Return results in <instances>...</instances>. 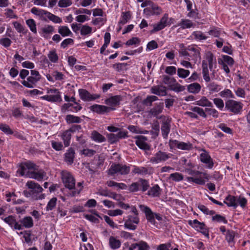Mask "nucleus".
I'll return each instance as SVG.
<instances>
[{"label":"nucleus","mask_w":250,"mask_h":250,"mask_svg":"<svg viewBox=\"0 0 250 250\" xmlns=\"http://www.w3.org/2000/svg\"><path fill=\"white\" fill-rule=\"evenodd\" d=\"M31 76L27 77L26 80L21 82V83L25 87L32 88L36 86L37 83L39 82L42 78L39 71L36 70H31Z\"/></svg>","instance_id":"nucleus-6"},{"label":"nucleus","mask_w":250,"mask_h":250,"mask_svg":"<svg viewBox=\"0 0 250 250\" xmlns=\"http://www.w3.org/2000/svg\"><path fill=\"white\" fill-rule=\"evenodd\" d=\"M131 18V14L130 12H123L122 13L119 24L123 25L125 24Z\"/></svg>","instance_id":"nucleus-40"},{"label":"nucleus","mask_w":250,"mask_h":250,"mask_svg":"<svg viewBox=\"0 0 250 250\" xmlns=\"http://www.w3.org/2000/svg\"><path fill=\"white\" fill-rule=\"evenodd\" d=\"M207 87L210 93L218 92L222 88V86L221 85L218 84L214 82L208 83L207 85Z\"/></svg>","instance_id":"nucleus-33"},{"label":"nucleus","mask_w":250,"mask_h":250,"mask_svg":"<svg viewBox=\"0 0 250 250\" xmlns=\"http://www.w3.org/2000/svg\"><path fill=\"white\" fill-rule=\"evenodd\" d=\"M83 182H79L77 184V186H75V188L73 189L71 193H69V195L71 197H74L78 195L80 193L81 191L83 190Z\"/></svg>","instance_id":"nucleus-43"},{"label":"nucleus","mask_w":250,"mask_h":250,"mask_svg":"<svg viewBox=\"0 0 250 250\" xmlns=\"http://www.w3.org/2000/svg\"><path fill=\"white\" fill-rule=\"evenodd\" d=\"M192 36L195 39L200 41L206 40L208 38V37L200 31L193 32L192 33Z\"/></svg>","instance_id":"nucleus-58"},{"label":"nucleus","mask_w":250,"mask_h":250,"mask_svg":"<svg viewBox=\"0 0 250 250\" xmlns=\"http://www.w3.org/2000/svg\"><path fill=\"white\" fill-rule=\"evenodd\" d=\"M180 164L184 168V171L190 168H194L195 164L193 163L190 160H188L185 157H182L179 161Z\"/></svg>","instance_id":"nucleus-28"},{"label":"nucleus","mask_w":250,"mask_h":250,"mask_svg":"<svg viewBox=\"0 0 250 250\" xmlns=\"http://www.w3.org/2000/svg\"><path fill=\"white\" fill-rule=\"evenodd\" d=\"M236 196V203L237 205V207L239 206L243 209L246 208L248 204L247 199L241 195Z\"/></svg>","instance_id":"nucleus-37"},{"label":"nucleus","mask_w":250,"mask_h":250,"mask_svg":"<svg viewBox=\"0 0 250 250\" xmlns=\"http://www.w3.org/2000/svg\"><path fill=\"white\" fill-rule=\"evenodd\" d=\"M190 74V71L188 70L182 68L177 69V75L180 78L185 79Z\"/></svg>","instance_id":"nucleus-52"},{"label":"nucleus","mask_w":250,"mask_h":250,"mask_svg":"<svg viewBox=\"0 0 250 250\" xmlns=\"http://www.w3.org/2000/svg\"><path fill=\"white\" fill-rule=\"evenodd\" d=\"M160 119L162 120L161 131L163 138L167 139L170 129L171 119L168 116H161Z\"/></svg>","instance_id":"nucleus-11"},{"label":"nucleus","mask_w":250,"mask_h":250,"mask_svg":"<svg viewBox=\"0 0 250 250\" xmlns=\"http://www.w3.org/2000/svg\"><path fill=\"white\" fill-rule=\"evenodd\" d=\"M89 109L93 112L99 114H104L108 113L111 110H114V108L109 107L105 105L95 104L89 107Z\"/></svg>","instance_id":"nucleus-14"},{"label":"nucleus","mask_w":250,"mask_h":250,"mask_svg":"<svg viewBox=\"0 0 250 250\" xmlns=\"http://www.w3.org/2000/svg\"><path fill=\"white\" fill-rule=\"evenodd\" d=\"M237 233L232 230L228 229L225 234V240L229 245H234L235 243V237Z\"/></svg>","instance_id":"nucleus-26"},{"label":"nucleus","mask_w":250,"mask_h":250,"mask_svg":"<svg viewBox=\"0 0 250 250\" xmlns=\"http://www.w3.org/2000/svg\"><path fill=\"white\" fill-rule=\"evenodd\" d=\"M78 92L80 98L85 102L94 101L101 97L99 94H91L87 90L84 89H80Z\"/></svg>","instance_id":"nucleus-13"},{"label":"nucleus","mask_w":250,"mask_h":250,"mask_svg":"<svg viewBox=\"0 0 250 250\" xmlns=\"http://www.w3.org/2000/svg\"><path fill=\"white\" fill-rule=\"evenodd\" d=\"M80 32L82 36L90 34L92 32V28L86 24L83 25L80 29Z\"/></svg>","instance_id":"nucleus-60"},{"label":"nucleus","mask_w":250,"mask_h":250,"mask_svg":"<svg viewBox=\"0 0 250 250\" xmlns=\"http://www.w3.org/2000/svg\"><path fill=\"white\" fill-rule=\"evenodd\" d=\"M218 127L220 128L223 132L229 134H232L233 131L230 128L227 126V125L224 123H221L218 125Z\"/></svg>","instance_id":"nucleus-62"},{"label":"nucleus","mask_w":250,"mask_h":250,"mask_svg":"<svg viewBox=\"0 0 250 250\" xmlns=\"http://www.w3.org/2000/svg\"><path fill=\"white\" fill-rule=\"evenodd\" d=\"M236 196L228 194L224 199L223 203L228 207H232L235 209L237 208V205L236 203Z\"/></svg>","instance_id":"nucleus-20"},{"label":"nucleus","mask_w":250,"mask_h":250,"mask_svg":"<svg viewBox=\"0 0 250 250\" xmlns=\"http://www.w3.org/2000/svg\"><path fill=\"white\" fill-rule=\"evenodd\" d=\"M140 188V184L139 182L132 183L129 187L128 190L131 192L138 191Z\"/></svg>","instance_id":"nucleus-64"},{"label":"nucleus","mask_w":250,"mask_h":250,"mask_svg":"<svg viewBox=\"0 0 250 250\" xmlns=\"http://www.w3.org/2000/svg\"><path fill=\"white\" fill-rule=\"evenodd\" d=\"M194 104L202 107H213V104L206 96H203L201 98L196 100L193 103Z\"/></svg>","instance_id":"nucleus-19"},{"label":"nucleus","mask_w":250,"mask_h":250,"mask_svg":"<svg viewBox=\"0 0 250 250\" xmlns=\"http://www.w3.org/2000/svg\"><path fill=\"white\" fill-rule=\"evenodd\" d=\"M162 81L164 84L167 85V89L169 90L179 93L185 89V86L177 83L176 80L173 77L165 75L163 76Z\"/></svg>","instance_id":"nucleus-2"},{"label":"nucleus","mask_w":250,"mask_h":250,"mask_svg":"<svg viewBox=\"0 0 250 250\" xmlns=\"http://www.w3.org/2000/svg\"><path fill=\"white\" fill-rule=\"evenodd\" d=\"M169 179L175 182H179L183 180V174L179 172H175L170 174Z\"/></svg>","instance_id":"nucleus-53"},{"label":"nucleus","mask_w":250,"mask_h":250,"mask_svg":"<svg viewBox=\"0 0 250 250\" xmlns=\"http://www.w3.org/2000/svg\"><path fill=\"white\" fill-rule=\"evenodd\" d=\"M188 224L196 231L202 233L207 238L209 239V228L206 226L204 222H201L197 219H194L193 220H190L188 221Z\"/></svg>","instance_id":"nucleus-5"},{"label":"nucleus","mask_w":250,"mask_h":250,"mask_svg":"<svg viewBox=\"0 0 250 250\" xmlns=\"http://www.w3.org/2000/svg\"><path fill=\"white\" fill-rule=\"evenodd\" d=\"M172 155L170 153H167L159 151L157 152V163L160 161H165L168 158H170Z\"/></svg>","instance_id":"nucleus-47"},{"label":"nucleus","mask_w":250,"mask_h":250,"mask_svg":"<svg viewBox=\"0 0 250 250\" xmlns=\"http://www.w3.org/2000/svg\"><path fill=\"white\" fill-rule=\"evenodd\" d=\"M31 171H29L28 168L24 166V163L21 164L17 172L21 176H25L27 177V175L30 174Z\"/></svg>","instance_id":"nucleus-48"},{"label":"nucleus","mask_w":250,"mask_h":250,"mask_svg":"<svg viewBox=\"0 0 250 250\" xmlns=\"http://www.w3.org/2000/svg\"><path fill=\"white\" fill-rule=\"evenodd\" d=\"M186 180L189 183H194L199 185L205 184V180L201 177H187Z\"/></svg>","instance_id":"nucleus-41"},{"label":"nucleus","mask_w":250,"mask_h":250,"mask_svg":"<svg viewBox=\"0 0 250 250\" xmlns=\"http://www.w3.org/2000/svg\"><path fill=\"white\" fill-rule=\"evenodd\" d=\"M45 176V173L42 171L38 172L31 171L30 174L27 175L28 178L36 179L38 181L42 180Z\"/></svg>","instance_id":"nucleus-32"},{"label":"nucleus","mask_w":250,"mask_h":250,"mask_svg":"<svg viewBox=\"0 0 250 250\" xmlns=\"http://www.w3.org/2000/svg\"><path fill=\"white\" fill-rule=\"evenodd\" d=\"M57 199L56 197L51 198L48 202L46 207V211L53 210L56 207L57 204Z\"/></svg>","instance_id":"nucleus-56"},{"label":"nucleus","mask_w":250,"mask_h":250,"mask_svg":"<svg viewBox=\"0 0 250 250\" xmlns=\"http://www.w3.org/2000/svg\"><path fill=\"white\" fill-rule=\"evenodd\" d=\"M203 152L200 154V161L206 165V167L208 169H212L214 166V162L209 153L205 149L202 150Z\"/></svg>","instance_id":"nucleus-12"},{"label":"nucleus","mask_w":250,"mask_h":250,"mask_svg":"<svg viewBox=\"0 0 250 250\" xmlns=\"http://www.w3.org/2000/svg\"><path fill=\"white\" fill-rule=\"evenodd\" d=\"M26 23L30 30L34 34L37 32L35 21L33 19H28L26 21Z\"/></svg>","instance_id":"nucleus-55"},{"label":"nucleus","mask_w":250,"mask_h":250,"mask_svg":"<svg viewBox=\"0 0 250 250\" xmlns=\"http://www.w3.org/2000/svg\"><path fill=\"white\" fill-rule=\"evenodd\" d=\"M58 33L63 37L72 35V33L66 26H60L58 28Z\"/></svg>","instance_id":"nucleus-36"},{"label":"nucleus","mask_w":250,"mask_h":250,"mask_svg":"<svg viewBox=\"0 0 250 250\" xmlns=\"http://www.w3.org/2000/svg\"><path fill=\"white\" fill-rule=\"evenodd\" d=\"M6 200L7 202L12 201L13 202L15 201L16 198V195L14 192H8L6 191L5 193Z\"/></svg>","instance_id":"nucleus-63"},{"label":"nucleus","mask_w":250,"mask_h":250,"mask_svg":"<svg viewBox=\"0 0 250 250\" xmlns=\"http://www.w3.org/2000/svg\"><path fill=\"white\" fill-rule=\"evenodd\" d=\"M22 228H31L33 226L34 223L32 218L30 216L25 217L20 221Z\"/></svg>","instance_id":"nucleus-30"},{"label":"nucleus","mask_w":250,"mask_h":250,"mask_svg":"<svg viewBox=\"0 0 250 250\" xmlns=\"http://www.w3.org/2000/svg\"><path fill=\"white\" fill-rule=\"evenodd\" d=\"M90 138L92 141L99 143H103L106 141V138L96 130L92 131Z\"/></svg>","instance_id":"nucleus-24"},{"label":"nucleus","mask_w":250,"mask_h":250,"mask_svg":"<svg viewBox=\"0 0 250 250\" xmlns=\"http://www.w3.org/2000/svg\"><path fill=\"white\" fill-rule=\"evenodd\" d=\"M2 219L11 227H13L15 229H22V226L16 220L15 217L12 215H9L8 217L2 218Z\"/></svg>","instance_id":"nucleus-17"},{"label":"nucleus","mask_w":250,"mask_h":250,"mask_svg":"<svg viewBox=\"0 0 250 250\" xmlns=\"http://www.w3.org/2000/svg\"><path fill=\"white\" fill-rule=\"evenodd\" d=\"M198 208L205 214L213 215L215 214V211L209 210L207 207L203 205L199 204L198 205Z\"/></svg>","instance_id":"nucleus-51"},{"label":"nucleus","mask_w":250,"mask_h":250,"mask_svg":"<svg viewBox=\"0 0 250 250\" xmlns=\"http://www.w3.org/2000/svg\"><path fill=\"white\" fill-rule=\"evenodd\" d=\"M45 17L55 23H61L62 22V20L61 18L48 11L46 13Z\"/></svg>","instance_id":"nucleus-45"},{"label":"nucleus","mask_w":250,"mask_h":250,"mask_svg":"<svg viewBox=\"0 0 250 250\" xmlns=\"http://www.w3.org/2000/svg\"><path fill=\"white\" fill-rule=\"evenodd\" d=\"M65 121L67 124L80 123L82 122L80 117L70 114L66 116Z\"/></svg>","instance_id":"nucleus-39"},{"label":"nucleus","mask_w":250,"mask_h":250,"mask_svg":"<svg viewBox=\"0 0 250 250\" xmlns=\"http://www.w3.org/2000/svg\"><path fill=\"white\" fill-rule=\"evenodd\" d=\"M211 216V220L213 222H217L218 223H223L225 224L228 223V220L224 216L219 214H216Z\"/></svg>","instance_id":"nucleus-38"},{"label":"nucleus","mask_w":250,"mask_h":250,"mask_svg":"<svg viewBox=\"0 0 250 250\" xmlns=\"http://www.w3.org/2000/svg\"><path fill=\"white\" fill-rule=\"evenodd\" d=\"M48 58L50 62L53 63H56L58 62L59 57L55 50H50L48 55Z\"/></svg>","instance_id":"nucleus-50"},{"label":"nucleus","mask_w":250,"mask_h":250,"mask_svg":"<svg viewBox=\"0 0 250 250\" xmlns=\"http://www.w3.org/2000/svg\"><path fill=\"white\" fill-rule=\"evenodd\" d=\"M129 167L120 164L113 163L108 170L107 173L108 175H114L115 174L126 175L129 173Z\"/></svg>","instance_id":"nucleus-8"},{"label":"nucleus","mask_w":250,"mask_h":250,"mask_svg":"<svg viewBox=\"0 0 250 250\" xmlns=\"http://www.w3.org/2000/svg\"><path fill=\"white\" fill-rule=\"evenodd\" d=\"M31 12L34 15L39 16L41 17H43L44 16H45L46 13H47V11L34 7L31 9Z\"/></svg>","instance_id":"nucleus-57"},{"label":"nucleus","mask_w":250,"mask_h":250,"mask_svg":"<svg viewBox=\"0 0 250 250\" xmlns=\"http://www.w3.org/2000/svg\"><path fill=\"white\" fill-rule=\"evenodd\" d=\"M139 222V218L138 216L129 215L127 219L125 221V227L130 230H135L136 229V224Z\"/></svg>","instance_id":"nucleus-16"},{"label":"nucleus","mask_w":250,"mask_h":250,"mask_svg":"<svg viewBox=\"0 0 250 250\" xmlns=\"http://www.w3.org/2000/svg\"><path fill=\"white\" fill-rule=\"evenodd\" d=\"M122 100V98L121 96L116 95L111 96L105 100L104 104L109 105V107L113 108V107L119 105Z\"/></svg>","instance_id":"nucleus-18"},{"label":"nucleus","mask_w":250,"mask_h":250,"mask_svg":"<svg viewBox=\"0 0 250 250\" xmlns=\"http://www.w3.org/2000/svg\"><path fill=\"white\" fill-rule=\"evenodd\" d=\"M109 245L111 249L116 250L121 246V241L114 236H110L109 238Z\"/></svg>","instance_id":"nucleus-27"},{"label":"nucleus","mask_w":250,"mask_h":250,"mask_svg":"<svg viewBox=\"0 0 250 250\" xmlns=\"http://www.w3.org/2000/svg\"><path fill=\"white\" fill-rule=\"evenodd\" d=\"M212 100L214 104L219 110L221 111L224 110V106L225 107V104H224V102L222 99L215 98Z\"/></svg>","instance_id":"nucleus-49"},{"label":"nucleus","mask_w":250,"mask_h":250,"mask_svg":"<svg viewBox=\"0 0 250 250\" xmlns=\"http://www.w3.org/2000/svg\"><path fill=\"white\" fill-rule=\"evenodd\" d=\"M191 110L204 118H207L208 115L212 116L213 118H217L219 116V112L213 107H206L204 109L199 106H194Z\"/></svg>","instance_id":"nucleus-4"},{"label":"nucleus","mask_w":250,"mask_h":250,"mask_svg":"<svg viewBox=\"0 0 250 250\" xmlns=\"http://www.w3.org/2000/svg\"><path fill=\"white\" fill-rule=\"evenodd\" d=\"M0 130L8 135L12 134L13 133V131L10 128L9 126L6 124H0Z\"/></svg>","instance_id":"nucleus-61"},{"label":"nucleus","mask_w":250,"mask_h":250,"mask_svg":"<svg viewBox=\"0 0 250 250\" xmlns=\"http://www.w3.org/2000/svg\"><path fill=\"white\" fill-rule=\"evenodd\" d=\"M4 15L7 18L18 19V16L15 12L11 9L6 8L4 10Z\"/></svg>","instance_id":"nucleus-59"},{"label":"nucleus","mask_w":250,"mask_h":250,"mask_svg":"<svg viewBox=\"0 0 250 250\" xmlns=\"http://www.w3.org/2000/svg\"><path fill=\"white\" fill-rule=\"evenodd\" d=\"M146 139L144 136H139L136 137L135 143L136 145L141 149L144 150H148L149 146L146 143Z\"/></svg>","instance_id":"nucleus-22"},{"label":"nucleus","mask_w":250,"mask_h":250,"mask_svg":"<svg viewBox=\"0 0 250 250\" xmlns=\"http://www.w3.org/2000/svg\"><path fill=\"white\" fill-rule=\"evenodd\" d=\"M243 107V104L233 99H229L225 102V110L232 113L234 115L240 114Z\"/></svg>","instance_id":"nucleus-3"},{"label":"nucleus","mask_w":250,"mask_h":250,"mask_svg":"<svg viewBox=\"0 0 250 250\" xmlns=\"http://www.w3.org/2000/svg\"><path fill=\"white\" fill-rule=\"evenodd\" d=\"M169 146L170 149L178 148L183 150H190L193 148L192 144L189 142L185 143L176 140L170 139L169 141Z\"/></svg>","instance_id":"nucleus-9"},{"label":"nucleus","mask_w":250,"mask_h":250,"mask_svg":"<svg viewBox=\"0 0 250 250\" xmlns=\"http://www.w3.org/2000/svg\"><path fill=\"white\" fill-rule=\"evenodd\" d=\"M201 89V85L198 83H194L187 86V90L189 93L193 94L198 93Z\"/></svg>","instance_id":"nucleus-29"},{"label":"nucleus","mask_w":250,"mask_h":250,"mask_svg":"<svg viewBox=\"0 0 250 250\" xmlns=\"http://www.w3.org/2000/svg\"><path fill=\"white\" fill-rule=\"evenodd\" d=\"M168 14H165L160 21L157 23V31L163 29L167 25H168Z\"/></svg>","instance_id":"nucleus-31"},{"label":"nucleus","mask_w":250,"mask_h":250,"mask_svg":"<svg viewBox=\"0 0 250 250\" xmlns=\"http://www.w3.org/2000/svg\"><path fill=\"white\" fill-rule=\"evenodd\" d=\"M61 138L63 141L64 145L65 147L69 146L71 138V133L66 130L64 131L61 135Z\"/></svg>","instance_id":"nucleus-35"},{"label":"nucleus","mask_w":250,"mask_h":250,"mask_svg":"<svg viewBox=\"0 0 250 250\" xmlns=\"http://www.w3.org/2000/svg\"><path fill=\"white\" fill-rule=\"evenodd\" d=\"M54 27L50 25H46L41 28V34L42 36L47 39L51 34L54 32Z\"/></svg>","instance_id":"nucleus-25"},{"label":"nucleus","mask_w":250,"mask_h":250,"mask_svg":"<svg viewBox=\"0 0 250 250\" xmlns=\"http://www.w3.org/2000/svg\"><path fill=\"white\" fill-rule=\"evenodd\" d=\"M140 209L145 213L146 218L148 222L150 223L151 225H155V220L154 216V213L148 207L141 205L139 206Z\"/></svg>","instance_id":"nucleus-15"},{"label":"nucleus","mask_w":250,"mask_h":250,"mask_svg":"<svg viewBox=\"0 0 250 250\" xmlns=\"http://www.w3.org/2000/svg\"><path fill=\"white\" fill-rule=\"evenodd\" d=\"M48 95L42 96L41 99L48 102H61L62 101L61 93L57 89H50L47 91Z\"/></svg>","instance_id":"nucleus-10"},{"label":"nucleus","mask_w":250,"mask_h":250,"mask_svg":"<svg viewBox=\"0 0 250 250\" xmlns=\"http://www.w3.org/2000/svg\"><path fill=\"white\" fill-rule=\"evenodd\" d=\"M149 246L147 243L144 241H140L138 243H134L130 245L129 250H148Z\"/></svg>","instance_id":"nucleus-21"},{"label":"nucleus","mask_w":250,"mask_h":250,"mask_svg":"<svg viewBox=\"0 0 250 250\" xmlns=\"http://www.w3.org/2000/svg\"><path fill=\"white\" fill-rule=\"evenodd\" d=\"M75 155V151L72 148L68 149L65 154V161L69 164H71L73 163Z\"/></svg>","instance_id":"nucleus-34"},{"label":"nucleus","mask_w":250,"mask_h":250,"mask_svg":"<svg viewBox=\"0 0 250 250\" xmlns=\"http://www.w3.org/2000/svg\"><path fill=\"white\" fill-rule=\"evenodd\" d=\"M219 95L223 98H235L234 95L229 89H224L219 93Z\"/></svg>","instance_id":"nucleus-42"},{"label":"nucleus","mask_w":250,"mask_h":250,"mask_svg":"<svg viewBox=\"0 0 250 250\" xmlns=\"http://www.w3.org/2000/svg\"><path fill=\"white\" fill-rule=\"evenodd\" d=\"M202 74L204 80L206 82L208 83L210 81V78L209 75V70L207 62L204 60L202 62Z\"/></svg>","instance_id":"nucleus-23"},{"label":"nucleus","mask_w":250,"mask_h":250,"mask_svg":"<svg viewBox=\"0 0 250 250\" xmlns=\"http://www.w3.org/2000/svg\"><path fill=\"white\" fill-rule=\"evenodd\" d=\"M221 32V30L219 28L213 26L208 31V33L209 35L214 37L219 38L220 36Z\"/></svg>","instance_id":"nucleus-54"},{"label":"nucleus","mask_w":250,"mask_h":250,"mask_svg":"<svg viewBox=\"0 0 250 250\" xmlns=\"http://www.w3.org/2000/svg\"><path fill=\"white\" fill-rule=\"evenodd\" d=\"M26 186L30 190L33 200H38L44 198V194L42 193L43 189L38 183L33 181H28L26 183Z\"/></svg>","instance_id":"nucleus-1"},{"label":"nucleus","mask_w":250,"mask_h":250,"mask_svg":"<svg viewBox=\"0 0 250 250\" xmlns=\"http://www.w3.org/2000/svg\"><path fill=\"white\" fill-rule=\"evenodd\" d=\"M178 25L183 29L190 28L193 26V23L188 19H181Z\"/></svg>","instance_id":"nucleus-44"},{"label":"nucleus","mask_w":250,"mask_h":250,"mask_svg":"<svg viewBox=\"0 0 250 250\" xmlns=\"http://www.w3.org/2000/svg\"><path fill=\"white\" fill-rule=\"evenodd\" d=\"M13 24L14 28L18 32L22 33L23 35H26L28 32V30L25 29V27L19 22L14 21Z\"/></svg>","instance_id":"nucleus-46"},{"label":"nucleus","mask_w":250,"mask_h":250,"mask_svg":"<svg viewBox=\"0 0 250 250\" xmlns=\"http://www.w3.org/2000/svg\"><path fill=\"white\" fill-rule=\"evenodd\" d=\"M61 177L65 188L72 191L75 186V179L72 174L68 171L63 170L61 172Z\"/></svg>","instance_id":"nucleus-7"}]
</instances>
